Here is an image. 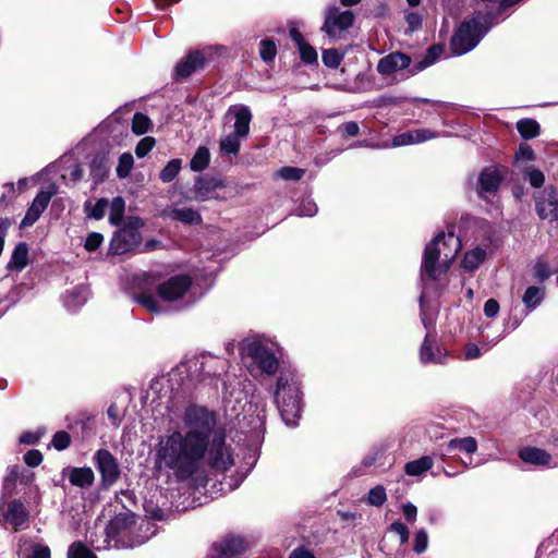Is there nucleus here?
<instances>
[{"mask_svg": "<svg viewBox=\"0 0 558 558\" xmlns=\"http://www.w3.org/2000/svg\"><path fill=\"white\" fill-rule=\"evenodd\" d=\"M502 180V170L498 167L483 169L478 177V194L482 198L488 199L498 190Z\"/></svg>", "mask_w": 558, "mask_h": 558, "instance_id": "14", "label": "nucleus"}, {"mask_svg": "<svg viewBox=\"0 0 558 558\" xmlns=\"http://www.w3.org/2000/svg\"><path fill=\"white\" fill-rule=\"evenodd\" d=\"M134 165V158L130 153H124L119 158V163L116 169L117 175L120 179H125L130 175V172Z\"/></svg>", "mask_w": 558, "mask_h": 558, "instance_id": "41", "label": "nucleus"}, {"mask_svg": "<svg viewBox=\"0 0 558 558\" xmlns=\"http://www.w3.org/2000/svg\"><path fill=\"white\" fill-rule=\"evenodd\" d=\"M87 296L88 289L86 287H75L73 290L66 292V294L63 296L64 306L69 311L75 312L86 302Z\"/></svg>", "mask_w": 558, "mask_h": 558, "instance_id": "26", "label": "nucleus"}, {"mask_svg": "<svg viewBox=\"0 0 558 558\" xmlns=\"http://www.w3.org/2000/svg\"><path fill=\"white\" fill-rule=\"evenodd\" d=\"M205 58L202 52L193 51L186 58L180 61L175 66V75L179 77H187L197 69L202 68Z\"/></svg>", "mask_w": 558, "mask_h": 558, "instance_id": "20", "label": "nucleus"}, {"mask_svg": "<svg viewBox=\"0 0 558 558\" xmlns=\"http://www.w3.org/2000/svg\"><path fill=\"white\" fill-rule=\"evenodd\" d=\"M499 312V304L496 300L489 299L484 304V314L487 317H495Z\"/></svg>", "mask_w": 558, "mask_h": 558, "instance_id": "62", "label": "nucleus"}, {"mask_svg": "<svg viewBox=\"0 0 558 558\" xmlns=\"http://www.w3.org/2000/svg\"><path fill=\"white\" fill-rule=\"evenodd\" d=\"M28 265V246L25 242H20L12 252L11 258L7 265L9 271H22Z\"/></svg>", "mask_w": 558, "mask_h": 558, "instance_id": "25", "label": "nucleus"}, {"mask_svg": "<svg viewBox=\"0 0 558 558\" xmlns=\"http://www.w3.org/2000/svg\"><path fill=\"white\" fill-rule=\"evenodd\" d=\"M241 354L264 374L274 375L279 366L278 359L272 350L262 340L254 339L243 343Z\"/></svg>", "mask_w": 558, "mask_h": 558, "instance_id": "6", "label": "nucleus"}, {"mask_svg": "<svg viewBox=\"0 0 558 558\" xmlns=\"http://www.w3.org/2000/svg\"><path fill=\"white\" fill-rule=\"evenodd\" d=\"M535 208L543 220H558V191L548 185L535 195Z\"/></svg>", "mask_w": 558, "mask_h": 558, "instance_id": "10", "label": "nucleus"}, {"mask_svg": "<svg viewBox=\"0 0 558 558\" xmlns=\"http://www.w3.org/2000/svg\"><path fill=\"white\" fill-rule=\"evenodd\" d=\"M58 193L56 184H49L45 190H40L33 199L24 218L21 221V228L32 227L48 207L52 196Z\"/></svg>", "mask_w": 558, "mask_h": 558, "instance_id": "9", "label": "nucleus"}, {"mask_svg": "<svg viewBox=\"0 0 558 558\" xmlns=\"http://www.w3.org/2000/svg\"><path fill=\"white\" fill-rule=\"evenodd\" d=\"M68 558H97L85 545L82 543H74L68 550Z\"/></svg>", "mask_w": 558, "mask_h": 558, "instance_id": "47", "label": "nucleus"}, {"mask_svg": "<svg viewBox=\"0 0 558 558\" xmlns=\"http://www.w3.org/2000/svg\"><path fill=\"white\" fill-rule=\"evenodd\" d=\"M24 461L28 466H38L43 461V454L39 450L32 449L24 454Z\"/></svg>", "mask_w": 558, "mask_h": 558, "instance_id": "56", "label": "nucleus"}, {"mask_svg": "<svg viewBox=\"0 0 558 558\" xmlns=\"http://www.w3.org/2000/svg\"><path fill=\"white\" fill-rule=\"evenodd\" d=\"M526 175L529 178L530 184L534 187L542 186L545 181L543 172L537 169L526 170Z\"/></svg>", "mask_w": 558, "mask_h": 558, "instance_id": "59", "label": "nucleus"}, {"mask_svg": "<svg viewBox=\"0 0 558 558\" xmlns=\"http://www.w3.org/2000/svg\"><path fill=\"white\" fill-rule=\"evenodd\" d=\"M192 279L185 275L173 276L158 286V295L165 301H175L185 295Z\"/></svg>", "mask_w": 558, "mask_h": 558, "instance_id": "12", "label": "nucleus"}, {"mask_svg": "<svg viewBox=\"0 0 558 558\" xmlns=\"http://www.w3.org/2000/svg\"><path fill=\"white\" fill-rule=\"evenodd\" d=\"M442 52V48L439 46H432L427 49L426 54L422 61H420L416 65L417 70H423L433 63L439 58Z\"/></svg>", "mask_w": 558, "mask_h": 558, "instance_id": "46", "label": "nucleus"}, {"mask_svg": "<svg viewBox=\"0 0 558 558\" xmlns=\"http://www.w3.org/2000/svg\"><path fill=\"white\" fill-rule=\"evenodd\" d=\"M274 397L284 423L291 427L296 426L302 412V396L294 374L280 373Z\"/></svg>", "mask_w": 558, "mask_h": 558, "instance_id": "3", "label": "nucleus"}, {"mask_svg": "<svg viewBox=\"0 0 558 558\" xmlns=\"http://www.w3.org/2000/svg\"><path fill=\"white\" fill-rule=\"evenodd\" d=\"M518 160H533L534 151L529 145H521L515 154Z\"/></svg>", "mask_w": 558, "mask_h": 558, "instance_id": "64", "label": "nucleus"}, {"mask_svg": "<svg viewBox=\"0 0 558 558\" xmlns=\"http://www.w3.org/2000/svg\"><path fill=\"white\" fill-rule=\"evenodd\" d=\"M556 272V270H551L547 264V262H545L544 259L542 258H538L534 266H533V274H534V277L537 281L539 282H544L546 281L547 279H549Z\"/></svg>", "mask_w": 558, "mask_h": 558, "instance_id": "40", "label": "nucleus"}, {"mask_svg": "<svg viewBox=\"0 0 558 558\" xmlns=\"http://www.w3.org/2000/svg\"><path fill=\"white\" fill-rule=\"evenodd\" d=\"M84 207L88 217L100 220L105 217L109 202L107 198H99L94 205L90 202H86Z\"/></svg>", "mask_w": 558, "mask_h": 558, "instance_id": "37", "label": "nucleus"}, {"mask_svg": "<svg viewBox=\"0 0 558 558\" xmlns=\"http://www.w3.org/2000/svg\"><path fill=\"white\" fill-rule=\"evenodd\" d=\"M163 216L189 225L199 223L202 221L198 211L190 207H167L163 210Z\"/></svg>", "mask_w": 558, "mask_h": 558, "instance_id": "23", "label": "nucleus"}, {"mask_svg": "<svg viewBox=\"0 0 558 558\" xmlns=\"http://www.w3.org/2000/svg\"><path fill=\"white\" fill-rule=\"evenodd\" d=\"M95 465L101 476V485L112 486L120 477V468L114 456L107 449H99L94 456Z\"/></svg>", "mask_w": 558, "mask_h": 558, "instance_id": "8", "label": "nucleus"}, {"mask_svg": "<svg viewBox=\"0 0 558 558\" xmlns=\"http://www.w3.org/2000/svg\"><path fill=\"white\" fill-rule=\"evenodd\" d=\"M135 523L134 514L131 512H122L117 514L107 525L106 534L110 538H114L123 531L131 527Z\"/></svg>", "mask_w": 558, "mask_h": 558, "instance_id": "24", "label": "nucleus"}, {"mask_svg": "<svg viewBox=\"0 0 558 558\" xmlns=\"http://www.w3.org/2000/svg\"><path fill=\"white\" fill-rule=\"evenodd\" d=\"M43 433L25 432L21 435L20 442L24 445H35Z\"/></svg>", "mask_w": 558, "mask_h": 558, "instance_id": "63", "label": "nucleus"}, {"mask_svg": "<svg viewBox=\"0 0 558 558\" xmlns=\"http://www.w3.org/2000/svg\"><path fill=\"white\" fill-rule=\"evenodd\" d=\"M317 213V206L311 198H303L295 209L296 216L313 217Z\"/></svg>", "mask_w": 558, "mask_h": 558, "instance_id": "49", "label": "nucleus"}, {"mask_svg": "<svg viewBox=\"0 0 558 558\" xmlns=\"http://www.w3.org/2000/svg\"><path fill=\"white\" fill-rule=\"evenodd\" d=\"M486 257L485 250L476 247L464 254L462 265L469 271H474L480 267Z\"/></svg>", "mask_w": 558, "mask_h": 558, "instance_id": "31", "label": "nucleus"}, {"mask_svg": "<svg viewBox=\"0 0 558 558\" xmlns=\"http://www.w3.org/2000/svg\"><path fill=\"white\" fill-rule=\"evenodd\" d=\"M339 130L341 131V133L343 135L353 137V136L359 135L360 126H359V124L356 122L350 121V122L343 123L339 128Z\"/></svg>", "mask_w": 558, "mask_h": 558, "instance_id": "61", "label": "nucleus"}, {"mask_svg": "<svg viewBox=\"0 0 558 558\" xmlns=\"http://www.w3.org/2000/svg\"><path fill=\"white\" fill-rule=\"evenodd\" d=\"M151 121L146 114L142 112H136L134 114L132 120L133 133H135L136 135H143L149 131Z\"/></svg>", "mask_w": 558, "mask_h": 558, "instance_id": "38", "label": "nucleus"}, {"mask_svg": "<svg viewBox=\"0 0 558 558\" xmlns=\"http://www.w3.org/2000/svg\"><path fill=\"white\" fill-rule=\"evenodd\" d=\"M461 451L469 454L477 450V442L473 437L453 438L447 445V451Z\"/></svg>", "mask_w": 558, "mask_h": 558, "instance_id": "29", "label": "nucleus"}, {"mask_svg": "<svg viewBox=\"0 0 558 558\" xmlns=\"http://www.w3.org/2000/svg\"><path fill=\"white\" fill-rule=\"evenodd\" d=\"M299 52L303 62L307 64L317 62V52L310 44H302V46L299 47Z\"/></svg>", "mask_w": 558, "mask_h": 558, "instance_id": "54", "label": "nucleus"}, {"mask_svg": "<svg viewBox=\"0 0 558 558\" xmlns=\"http://www.w3.org/2000/svg\"><path fill=\"white\" fill-rule=\"evenodd\" d=\"M125 202L121 196H117L110 203L109 222L119 226L124 215Z\"/></svg>", "mask_w": 558, "mask_h": 558, "instance_id": "36", "label": "nucleus"}, {"mask_svg": "<svg viewBox=\"0 0 558 558\" xmlns=\"http://www.w3.org/2000/svg\"><path fill=\"white\" fill-rule=\"evenodd\" d=\"M434 460L429 456H424L417 460L410 461L404 465V472L410 476H418L432 469Z\"/></svg>", "mask_w": 558, "mask_h": 558, "instance_id": "28", "label": "nucleus"}, {"mask_svg": "<svg viewBox=\"0 0 558 558\" xmlns=\"http://www.w3.org/2000/svg\"><path fill=\"white\" fill-rule=\"evenodd\" d=\"M389 530L399 535L401 544L408 543L410 532H409V529L403 523L393 522L390 525Z\"/></svg>", "mask_w": 558, "mask_h": 558, "instance_id": "57", "label": "nucleus"}, {"mask_svg": "<svg viewBox=\"0 0 558 558\" xmlns=\"http://www.w3.org/2000/svg\"><path fill=\"white\" fill-rule=\"evenodd\" d=\"M136 301L142 305L144 306L145 308H147L148 311L153 312V313H159L161 311V306L159 304V302L155 299V296L150 295V294H140L138 296H136Z\"/></svg>", "mask_w": 558, "mask_h": 558, "instance_id": "50", "label": "nucleus"}, {"mask_svg": "<svg viewBox=\"0 0 558 558\" xmlns=\"http://www.w3.org/2000/svg\"><path fill=\"white\" fill-rule=\"evenodd\" d=\"M461 248V240L453 231L437 234L425 246L420 271L421 280H439L450 269Z\"/></svg>", "mask_w": 558, "mask_h": 558, "instance_id": "2", "label": "nucleus"}, {"mask_svg": "<svg viewBox=\"0 0 558 558\" xmlns=\"http://www.w3.org/2000/svg\"><path fill=\"white\" fill-rule=\"evenodd\" d=\"M104 236L101 233L92 232L85 240V248L89 252L96 251L102 243Z\"/></svg>", "mask_w": 558, "mask_h": 558, "instance_id": "55", "label": "nucleus"}, {"mask_svg": "<svg viewBox=\"0 0 558 558\" xmlns=\"http://www.w3.org/2000/svg\"><path fill=\"white\" fill-rule=\"evenodd\" d=\"M209 161V149L206 146H199L190 161V168L195 172H201L208 167Z\"/></svg>", "mask_w": 558, "mask_h": 558, "instance_id": "32", "label": "nucleus"}, {"mask_svg": "<svg viewBox=\"0 0 558 558\" xmlns=\"http://www.w3.org/2000/svg\"><path fill=\"white\" fill-rule=\"evenodd\" d=\"M411 63L409 56L402 52H392L378 61L377 71L381 75H391L397 71L407 69Z\"/></svg>", "mask_w": 558, "mask_h": 558, "instance_id": "16", "label": "nucleus"}, {"mask_svg": "<svg viewBox=\"0 0 558 558\" xmlns=\"http://www.w3.org/2000/svg\"><path fill=\"white\" fill-rule=\"evenodd\" d=\"M438 134L429 129L411 130L393 136L391 146L400 147L413 144L424 143L436 138Z\"/></svg>", "mask_w": 558, "mask_h": 558, "instance_id": "17", "label": "nucleus"}, {"mask_svg": "<svg viewBox=\"0 0 558 558\" xmlns=\"http://www.w3.org/2000/svg\"><path fill=\"white\" fill-rule=\"evenodd\" d=\"M277 53L276 44L271 39H264L259 44V54L265 62H270Z\"/></svg>", "mask_w": 558, "mask_h": 558, "instance_id": "43", "label": "nucleus"}, {"mask_svg": "<svg viewBox=\"0 0 558 558\" xmlns=\"http://www.w3.org/2000/svg\"><path fill=\"white\" fill-rule=\"evenodd\" d=\"M386 500H387V494H386V489L383 486H380V485L375 486L374 488H372L368 492L367 502L371 506L379 507V506L384 505Z\"/></svg>", "mask_w": 558, "mask_h": 558, "instance_id": "45", "label": "nucleus"}, {"mask_svg": "<svg viewBox=\"0 0 558 558\" xmlns=\"http://www.w3.org/2000/svg\"><path fill=\"white\" fill-rule=\"evenodd\" d=\"M493 12H478L475 16L460 24L451 39V50L456 56H462L474 49L482 37L497 23Z\"/></svg>", "mask_w": 558, "mask_h": 558, "instance_id": "4", "label": "nucleus"}, {"mask_svg": "<svg viewBox=\"0 0 558 558\" xmlns=\"http://www.w3.org/2000/svg\"><path fill=\"white\" fill-rule=\"evenodd\" d=\"M156 141L151 136H146L142 138L136 147H135V154L138 158L145 157L155 146Z\"/></svg>", "mask_w": 558, "mask_h": 558, "instance_id": "51", "label": "nucleus"}, {"mask_svg": "<svg viewBox=\"0 0 558 558\" xmlns=\"http://www.w3.org/2000/svg\"><path fill=\"white\" fill-rule=\"evenodd\" d=\"M354 15L351 11H340L338 8H331L327 11L325 23L322 31L329 37H340L341 33L352 26Z\"/></svg>", "mask_w": 558, "mask_h": 558, "instance_id": "11", "label": "nucleus"}, {"mask_svg": "<svg viewBox=\"0 0 558 558\" xmlns=\"http://www.w3.org/2000/svg\"><path fill=\"white\" fill-rule=\"evenodd\" d=\"M428 546V535L424 529L418 530L415 533L413 550L416 554H423Z\"/></svg>", "mask_w": 558, "mask_h": 558, "instance_id": "52", "label": "nucleus"}, {"mask_svg": "<svg viewBox=\"0 0 558 558\" xmlns=\"http://www.w3.org/2000/svg\"><path fill=\"white\" fill-rule=\"evenodd\" d=\"M228 116L234 118V132L235 134L246 137L250 132V123L252 121L251 109L245 105H235L229 108Z\"/></svg>", "mask_w": 558, "mask_h": 558, "instance_id": "18", "label": "nucleus"}, {"mask_svg": "<svg viewBox=\"0 0 558 558\" xmlns=\"http://www.w3.org/2000/svg\"><path fill=\"white\" fill-rule=\"evenodd\" d=\"M3 518L8 524L17 530L28 520V512L22 502L12 500L8 504Z\"/></svg>", "mask_w": 558, "mask_h": 558, "instance_id": "19", "label": "nucleus"}, {"mask_svg": "<svg viewBox=\"0 0 558 558\" xmlns=\"http://www.w3.org/2000/svg\"><path fill=\"white\" fill-rule=\"evenodd\" d=\"M144 226V221L138 217H129L124 220L123 226L117 230L110 241L109 253L121 255L132 252L142 242L140 229Z\"/></svg>", "mask_w": 558, "mask_h": 558, "instance_id": "5", "label": "nucleus"}, {"mask_svg": "<svg viewBox=\"0 0 558 558\" xmlns=\"http://www.w3.org/2000/svg\"><path fill=\"white\" fill-rule=\"evenodd\" d=\"M181 159H171L160 172V180L165 183L171 182L181 169Z\"/></svg>", "mask_w": 558, "mask_h": 558, "instance_id": "39", "label": "nucleus"}, {"mask_svg": "<svg viewBox=\"0 0 558 558\" xmlns=\"http://www.w3.org/2000/svg\"><path fill=\"white\" fill-rule=\"evenodd\" d=\"M69 480L77 487H88L94 483L95 475L90 468H73L70 470Z\"/></svg>", "mask_w": 558, "mask_h": 558, "instance_id": "27", "label": "nucleus"}, {"mask_svg": "<svg viewBox=\"0 0 558 558\" xmlns=\"http://www.w3.org/2000/svg\"><path fill=\"white\" fill-rule=\"evenodd\" d=\"M386 450V445H380L378 448H375L374 452L363 460V464L366 466L373 465L378 459H380L384 456Z\"/></svg>", "mask_w": 558, "mask_h": 558, "instance_id": "60", "label": "nucleus"}, {"mask_svg": "<svg viewBox=\"0 0 558 558\" xmlns=\"http://www.w3.org/2000/svg\"><path fill=\"white\" fill-rule=\"evenodd\" d=\"M519 457L523 462L537 466H547L551 461V456L546 450L536 447L522 448Z\"/></svg>", "mask_w": 558, "mask_h": 558, "instance_id": "21", "label": "nucleus"}, {"mask_svg": "<svg viewBox=\"0 0 558 558\" xmlns=\"http://www.w3.org/2000/svg\"><path fill=\"white\" fill-rule=\"evenodd\" d=\"M248 544L243 537L227 536L213 546L214 554L210 558H235L246 551Z\"/></svg>", "mask_w": 558, "mask_h": 558, "instance_id": "13", "label": "nucleus"}, {"mask_svg": "<svg viewBox=\"0 0 558 558\" xmlns=\"http://www.w3.org/2000/svg\"><path fill=\"white\" fill-rule=\"evenodd\" d=\"M517 130L523 138H534L539 134V124L533 119H522L517 123Z\"/></svg>", "mask_w": 558, "mask_h": 558, "instance_id": "35", "label": "nucleus"}, {"mask_svg": "<svg viewBox=\"0 0 558 558\" xmlns=\"http://www.w3.org/2000/svg\"><path fill=\"white\" fill-rule=\"evenodd\" d=\"M436 336L427 332L420 349V361L423 364H444L446 362L447 352L440 348L435 347Z\"/></svg>", "mask_w": 558, "mask_h": 558, "instance_id": "15", "label": "nucleus"}, {"mask_svg": "<svg viewBox=\"0 0 558 558\" xmlns=\"http://www.w3.org/2000/svg\"><path fill=\"white\" fill-rule=\"evenodd\" d=\"M20 558H50V549L41 544H25L19 551Z\"/></svg>", "mask_w": 558, "mask_h": 558, "instance_id": "30", "label": "nucleus"}, {"mask_svg": "<svg viewBox=\"0 0 558 558\" xmlns=\"http://www.w3.org/2000/svg\"><path fill=\"white\" fill-rule=\"evenodd\" d=\"M242 138H243L242 136H240L235 133L226 135L220 141L221 153L226 154V155H236L240 150Z\"/></svg>", "mask_w": 558, "mask_h": 558, "instance_id": "34", "label": "nucleus"}, {"mask_svg": "<svg viewBox=\"0 0 558 558\" xmlns=\"http://www.w3.org/2000/svg\"><path fill=\"white\" fill-rule=\"evenodd\" d=\"M544 299V289L535 286L529 287L523 296L522 302L527 308L534 310Z\"/></svg>", "mask_w": 558, "mask_h": 558, "instance_id": "33", "label": "nucleus"}, {"mask_svg": "<svg viewBox=\"0 0 558 558\" xmlns=\"http://www.w3.org/2000/svg\"><path fill=\"white\" fill-rule=\"evenodd\" d=\"M223 362L213 356H195L189 360L182 367L185 368L192 381H202L207 377L219 375L218 364Z\"/></svg>", "mask_w": 558, "mask_h": 558, "instance_id": "7", "label": "nucleus"}, {"mask_svg": "<svg viewBox=\"0 0 558 558\" xmlns=\"http://www.w3.org/2000/svg\"><path fill=\"white\" fill-rule=\"evenodd\" d=\"M70 444L71 437L64 430L57 432L51 440V445L59 451L66 449L70 446Z\"/></svg>", "mask_w": 558, "mask_h": 558, "instance_id": "53", "label": "nucleus"}, {"mask_svg": "<svg viewBox=\"0 0 558 558\" xmlns=\"http://www.w3.org/2000/svg\"><path fill=\"white\" fill-rule=\"evenodd\" d=\"M304 173V169L287 166L282 167L276 175L286 181H300Z\"/></svg>", "mask_w": 558, "mask_h": 558, "instance_id": "42", "label": "nucleus"}, {"mask_svg": "<svg viewBox=\"0 0 558 558\" xmlns=\"http://www.w3.org/2000/svg\"><path fill=\"white\" fill-rule=\"evenodd\" d=\"M106 173H107V166H106L105 157H100V156L95 157L90 163L92 177L95 180L100 181L105 178Z\"/></svg>", "mask_w": 558, "mask_h": 558, "instance_id": "44", "label": "nucleus"}, {"mask_svg": "<svg viewBox=\"0 0 558 558\" xmlns=\"http://www.w3.org/2000/svg\"><path fill=\"white\" fill-rule=\"evenodd\" d=\"M405 21L411 32L418 29L422 26V15L417 12H408L405 14Z\"/></svg>", "mask_w": 558, "mask_h": 558, "instance_id": "58", "label": "nucleus"}, {"mask_svg": "<svg viewBox=\"0 0 558 558\" xmlns=\"http://www.w3.org/2000/svg\"><path fill=\"white\" fill-rule=\"evenodd\" d=\"M222 187V182L214 178H198L194 184V193L197 199L206 201L215 198L217 189Z\"/></svg>", "mask_w": 558, "mask_h": 558, "instance_id": "22", "label": "nucleus"}, {"mask_svg": "<svg viewBox=\"0 0 558 558\" xmlns=\"http://www.w3.org/2000/svg\"><path fill=\"white\" fill-rule=\"evenodd\" d=\"M184 430L160 436L155 448V465L169 470L178 482L194 480L206 463L226 471L233 463L223 430L217 428L216 413L199 404L187 405L182 413Z\"/></svg>", "mask_w": 558, "mask_h": 558, "instance_id": "1", "label": "nucleus"}, {"mask_svg": "<svg viewBox=\"0 0 558 558\" xmlns=\"http://www.w3.org/2000/svg\"><path fill=\"white\" fill-rule=\"evenodd\" d=\"M342 59L343 54H341L337 49H326L323 51V62L328 68H338Z\"/></svg>", "mask_w": 558, "mask_h": 558, "instance_id": "48", "label": "nucleus"}]
</instances>
